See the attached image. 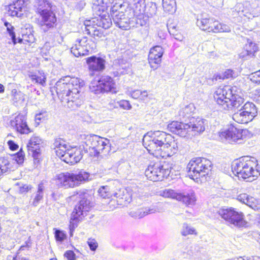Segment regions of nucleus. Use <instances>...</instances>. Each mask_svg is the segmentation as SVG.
Segmentation results:
<instances>
[{"label": "nucleus", "mask_w": 260, "mask_h": 260, "mask_svg": "<svg viewBox=\"0 0 260 260\" xmlns=\"http://www.w3.org/2000/svg\"><path fill=\"white\" fill-rule=\"evenodd\" d=\"M84 85L83 80L66 76L59 80L55 87L57 94L62 102L66 103L68 108L75 110L83 103Z\"/></svg>", "instance_id": "1"}, {"label": "nucleus", "mask_w": 260, "mask_h": 260, "mask_svg": "<svg viewBox=\"0 0 260 260\" xmlns=\"http://www.w3.org/2000/svg\"><path fill=\"white\" fill-rule=\"evenodd\" d=\"M127 10V3L123 0H113L110 13L114 24L124 30L140 26L133 15H129Z\"/></svg>", "instance_id": "2"}, {"label": "nucleus", "mask_w": 260, "mask_h": 260, "mask_svg": "<svg viewBox=\"0 0 260 260\" xmlns=\"http://www.w3.org/2000/svg\"><path fill=\"white\" fill-rule=\"evenodd\" d=\"M257 166V160L254 158L244 156L234 160L232 165V169L239 177L247 179V181H252L260 175L259 171L254 169Z\"/></svg>", "instance_id": "3"}, {"label": "nucleus", "mask_w": 260, "mask_h": 260, "mask_svg": "<svg viewBox=\"0 0 260 260\" xmlns=\"http://www.w3.org/2000/svg\"><path fill=\"white\" fill-rule=\"evenodd\" d=\"M72 200L78 198L80 199L78 204L75 206L74 211L72 213L71 218L70 229L71 235H72V231L77 225H74V221L80 220L86 215L91 207L93 206V203L91 202L92 197L83 190H79L75 191L73 195L71 196Z\"/></svg>", "instance_id": "4"}, {"label": "nucleus", "mask_w": 260, "mask_h": 260, "mask_svg": "<svg viewBox=\"0 0 260 260\" xmlns=\"http://www.w3.org/2000/svg\"><path fill=\"white\" fill-rule=\"evenodd\" d=\"M112 5L113 0H92V10L96 16L91 19V22L105 29L110 27L112 21L106 11Z\"/></svg>", "instance_id": "5"}, {"label": "nucleus", "mask_w": 260, "mask_h": 260, "mask_svg": "<svg viewBox=\"0 0 260 260\" xmlns=\"http://www.w3.org/2000/svg\"><path fill=\"white\" fill-rule=\"evenodd\" d=\"M35 6L37 12L41 17L40 26L41 29L47 32L56 25V18L52 11L53 5L47 0H36Z\"/></svg>", "instance_id": "6"}, {"label": "nucleus", "mask_w": 260, "mask_h": 260, "mask_svg": "<svg viewBox=\"0 0 260 260\" xmlns=\"http://www.w3.org/2000/svg\"><path fill=\"white\" fill-rule=\"evenodd\" d=\"M53 146L56 155L64 162L74 165L79 162L82 157L81 151L76 148H71L61 139L55 140Z\"/></svg>", "instance_id": "7"}, {"label": "nucleus", "mask_w": 260, "mask_h": 260, "mask_svg": "<svg viewBox=\"0 0 260 260\" xmlns=\"http://www.w3.org/2000/svg\"><path fill=\"white\" fill-rule=\"evenodd\" d=\"M212 163L205 158L192 159L187 166L188 176L194 181L202 182V178L207 175L211 170Z\"/></svg>", "instance_id": "8"}, {"label": "nucleus", "mask_w": 260, "mask_h": 260, "mask_svg": "<svg viewBox=\"0 0 260 260\" xmlns=\"http://www.w3.org/2000/svg\"><path fill=\"white\" fill-rule=\"evenodd\" d=\"M90 174L83 170L78 173L66 172L56 175V183L60 187L65 188L79 186L90 179Z\"/></svg>", "instance_id": "9"}, {"label": "nucleus", "mask_w": 260, "mask_h": 260, "mask_svg": "<svg viewBox=\"0 0 260 260\" xmlns=\"http://www.w3.org/2000/svg\"><path fill=\"white\" fill-rule=\"evenodd\" d=\"M85 144L89 149L93 151L94 156H106L111 150V144L109 140L96 135L90 136L87 138Z\"/></svg>", "instance_id": "10"}, {"label": "nucleus", "mask_w": 260, "mask_h": 260, "mask_svg": "<svg viewBox=\"0 0 260 260\" xmlns=\"http://www.w3.org/2000/svg\"><path fill=\"white\" fill-rule=\"evenodd\" d=\"M217 214L229 224L238 228L246 226L247 222L244 219V214L234 208L220 209L218 211Z\"/></svg>", "instance_id": "11"}, {"label": "nucleus", "mask_w": 260, "mask_h": 260, "mask_svg": "<svg viewBox=\"0 0 260 260\" xmlns=\"http://www.w3.org/2000/svg\"><path fill=\"white\" fill-rule=\"evenodd\" d=\"M172 168L168 164H161L160 162L149 165L145 171V176L150 180L161 181L164 178L169 177L171 173Z\"/></svg>", "instance_id": "12"}, {"label": "nucleus", "mask_w": 260, "mask_h": 260, "mask_svg": "<svg viewBox=\"0 0 260 260\" xmlns=\"http://www.w3.org/2000/svg\"><path fill=\"white\" fill-rule=\"evenodd\" d=\"M135 2L134 8L130 7L127 3V12L129 13V15H133L140 26L145 25L147 23L148 17L155 14L156 9L155 8H152V11L151 12H146V15H145V2Z\"/></svg>", "instance_id": "13"}, {"label": "nucleus", "mask_w": 260, "mask_h": 260, "mask_svg": "<svg viewBox=\"0 0 260 260\" xmlns=\"http://www.w3.org/2000/svg\"><path fill=\"white\" fill-rule=\"evenodd\" d=\"M197 25L202 30L208 32L217 33L231 31L230 27L227 25L221 23L212 18L204 17L203 15L197 19Z\"/></svg>", "instance_id": "14"}, {"label": "nucleus", "mask_w": 260, "mask_h": 260, "mask_svg": "<svg viewBox=\"0 0 260 260\" xmlns=\"http://www.w3.org/2000/svg\"><path fill=\"white\" fill-rule=\"evenodd\" d=\"M249 134L246 129H239L234 126H231L228 129L219 133V137L222 141L229 143H241Z\"/></svg>", "instance_id": "15"}, {"label": "nucleus", "mask_w": 260, "mask_h": 260, "mask_svg": "<svg viewBox=\"0 0 260 260\" xmlns=\"http://www.w3.org/2000/svg\"><path fill=\"white\" fill-rule=\"evenodd\" d=\"M143 145L150 154L161 157V154L163 153V148L150 132L144 136Z\"/></svg>", "instance_id": "16"}, {"label": "nucleus", "mask_w": 260, "mask_h": 260, "mask_svg": "<svg viewBox=\"0 0 260 260\" xmlns=\"http://www.w3.org/2000/svg\"><path fill=\"white\" fill-rule=\"evenodd\" d=\"M237 89L236 86H231L230 85L219 87L216 89L214 94V98L217 104L225 110V106L227 105L226 102L229 100L230 98L232 96V92Z\"/></svg>", "instance_id": "17"}, {"label": "nucleus", "mask_w": 260, "mask_h": 260, "mask_svg": "<svg viewBox=\"0 0 260 260\" xmlns=\"http://www.w3.org/2000/svg\"><path fill=\"white\" fill-rule=\"evenodd\" d=\"M89 42H91V41L86 37L77 39L71 48V52L76 57L88 54L90 48Z\"/></svg>", "instance_id": "18"}, {"label": "nucleus", "mask_w": 260, "mask_h": 260, "mask_svg": "<svg viewBox=\"0 0 260 260\" xmlns=\"http://www.w3.org/2000/svg\"><path fill=\"white\" fill-rule=\"evenodd\" d=\"M164 49L160 46H155L151 48L148 55L149 63L151 68L156 69L161 63Z\"/></svg>", "instance_id": "19"}, {"label": "nucleus", "mask_w": 260, "mask_h": 260, "mask_svg": "<svg viewBox=\"0 0 260 260\" xmlns=\"http://www.w3.org/2000/svg\"><path fill=\"white\" fill-rule=\"evenodd\" d=\"M86 60L91 76H93L95 72H101L105 69V60L101 57L92 56L86 58Z\"/></svg>", "instance_id": "20"}, {"label": "nucleus", "mask_w": 260, "mask_h": 260, "mask_svg": "<svg viewBox=\"0 0 260 260\" xmlns=\"http://www.w3.org/2000/svg\"><path fill=\"white\" fill-rule=\"evenodd\" d=\"M26 117L22 114H18L15 118L11 120V125L18 132L22 134H27L31 131L28 127Z\"/></svg>", "instance_id": "21"}, {"label": "nucleus", "mask_w": 260, "mask_h": 260, "mask_svg": "<svg viewBox=\"0 0 260 260\" xmlns=\"http://www.w3.org/2000/svg\"><path fill=\"white\" fill-rule=\"evenodd\" d=\"M168 128L172 133L182 137H186L189 133V126L187 123L174 121L168 125Z\"/></svg>", "instance_id": "22"}, {"label": "nucleus", "mask_w": 260, "mask_h": 260, "mask_svg": "<svg viewBox=\"0 0 260 260\" xmlns=\"http://www.w3.org/2000/svg\"><path fill=\"white\" fill-rule=\"evenodd\" d=\"M113 68L115 70L113 72L114 76H119L128 73L130 69V64L126 59L123 58H119L114 61Z\"/></svg>", "instance_id": "23"}, {"label": "nucleus", "mask_w": 260, "mask_h": 260, "mask_svg": "<svg viewBox=\"0 0 260 260\" xmlns=\"http://www.w3.org/2000/svg\"><path fill=\"white\" fill-rule=\"evenodd\" d=\"M206 120L201 118L191 117L187 124L189 126V132H193L194 135L200 134L205 129Z\"/></svg>", "instance_id": "24"}, {"label": "nucleus", "mask_w": 260, "mask_h": 260, "mask_svg": "<svg viewBox=\"0 0 260 260\" xmlns=\"http://www.w3.org/2000/svg\"><path fill=\"white\" fill-rule=\"evenodd\" d=\"M28 1V0H15L14 4L10 6L9 12L11 15L21 17L23 12L25 11V6Z\"/></svg>", "instance_id": "25"}, {"label": "nucleus", "mask_w": 260, "mask_h": 260, "mask_svg": "<svg viewBox=\"0 0 260 260\" xmlns=\"http://www.w3.org/2000/svg\"><path fill=\"white\" fill-rule=\"evenodd\" d=\"M99 83H101L102 87L105 92H110L116 93L117 92L116 85L113 79L110 76H102L99 79Z\"/></svg>", "instance_id": "26"}, {"label": "nucleus", "mask_w": 260, "mask_h": 260, "mask_svg": "<svg viewBox=\"0 0 260 260\" xmlns=\"http://www.w3.org/2000/svg\"><path fill=\"white\" fill-rule=\"evenodd\" d=\"M42 140L38 136L34 135L30 139L27 147L29 151L32 152V155L35 159L37 160L40 154V145Z\"/></svg>", "instance_id": "27"}, {"label": "nucleus", "mask_w": 260, "mask_h": 260, "mask_svg": "<svg viewBox=\"0 0 260 260\" xmlns=\"http://www.w3.org/2000/svg\"><path fill=\"white\" fill-rule=\"evenodd\" d=\"M85 31L87 34L101 38L104 37L103 28L98 27L95 23L91 22V20H85L84 22Z\"/></svg>", "instance_id": "28"}, {"label": "nucleus", "mask_w": 260, "mask_h": 260, "mask_svg": "<svg viewBox=\"0 0 260 260\" xmlns=\"http://www.w3.org/2000/svg\"><path fill=\"white\" fill-rule=\"evenodd\" d=\"M182 148V145L180 142L174 140H169L167 145V148L163 149V153L161 154L162 157H170L177 151Z\"/></svg>", "instance_id": "29"}, {"label": "nucleus", "mask_w": 260, "mask_h": 260, "mask_svg": "<svg viewBox=\"0 0 260 260\" xmlns=\"http://www.w3.org/2000/svg\"><path fill=\"white\" fill-rule=\"evenodd\" d=\"M114 197L117 199L118 204L125 205L129 203L133 198V196L130 194L126 189H120L117 192L114 193Z\"/></svg>", "instance_id": "30"}, {"label": "nucleus", "mask_w": 260, "mask_h": 260, "mask_svg": "<svg viewBox=\"0 0 260 260\" xmlns=\"http://www.w3.org/2000/svg\"><path fill=\"white\" fill-rule=\"evenodd\" d=\"M155 138L157 140L159 143L162 147L163 149L167 148L169 140H172V137L170 135L162 131L150 132Z\"/></svg>", "instance_id": "31"}, {"label": "nucleus", "mask_w": 260, "mask_h": 260, "mask_svg": "<svg viewBox=\"0 0 260 260\" xmlns=\"http://www.w3.org/2000/svg\"><path fill=\"white\" fill-rule=\"evenodd\" d=\"M232 96L226 102L228 104L225 106V110H229L233 107L238 108L244 102L243 99L238 94L237 89L232 92Z\"/></svg>", "instance_id": "32"}, {"label": "nucleus", "mask_w": 260, "mask_h": 260, "mask_svg": "<svg viewBox=\"0 0 260 260\" xmlns=\"http://www.w3.org/2000/svg\"><path fill=\"white\" fill-rule=\"evenodd\" d=\"M158 211L156 207L145 208L137 210V211H132L129 212V215L135 218H141L149 214L154 213Z\"/></svg>", "instance_id": "33"}, {"label": "nucleus", "mask_w": 260, "mask_h": 260, "mask_svg": "<svg viewBox=\"0 0 260 260\" xmlns=\"http://www.w3.org/2000/svg\"><path fill=\"white\" fill-rule=\"evenodd\" d=\"M177 201H181L187 206L193 205L195 204L196 199L194 193L184 194L179 192Z\"/></svg>", "instance_id": "34"}, {"label": "nucleus", "mask_w": 260, "mask_h": 260, "mask_svg": "<svg viewBox=\"0 0 260 260\" xmlns=\"http://www.w3.org/2000/svg\"><path fill=\"white\" fill-rule=\"evenodd\" d=\"M233 119L239 123H247L252 120L251 117H249L241 109L235 112L232 116Z\"/></svg>", "instance_id": "35"}, {"label": "nucleus", "mask_w": 260, "mask_h": 260, "mask_svg": "<svg viewBox=\"0 0 260 260\" xmlns=\"http://www.w3.org/2000/svg\"><path fill=\"white\" fill-rule=\"evenodd\" d=\"M241 110L249 117H251L252 119L257 114V109L255 105L251 102L246 103L241 108Z\"/></svg>", "instance_id": "36"}, {"label": "nucleus", "mask_w": 260, "mask_h": 260, "mask_svg": "<svg viewBox=\"0 0 260 260\" xmlns=\"http://www.w3.org/2000/svg\"><path fill=\"white\" fill-rule=\"evenodd\" d=\"M45 187L43 183H40L38 186L37 192L35 193L33 201L32 202V205L36 207L38 205L41 201L43 199L44 190Z\"/></svg>", "instance_id": "37"}, {"label": "nucleus", "mask_w": 260, "mask_h": 260, "mask_svg": "<svg viewBox=\"0 0 260 260\" xmlns=\"http://www.w3.org/2000/svg\"><path fill=\"white\" fill-rule=\"evenodd\" d=\"M12 170L10 162L4 157H0V176L9 173Z\"/></svg>", "instance_id": "38"}, {"label": "nucleus", "mask_w": 260, "mask_h": 260, "mask_svg": "<svg viewBox=\"0 0 260 260\" xmlns=\"http://www.w3.org/2000/svg\"><path fill=\"white\" fill-rule=\"evenodd\" d=\"M162 5L164 11L167 12L173 13L176 11L175 0H162Z\"/></svg>", "instance_id": "39"}, {"label": "nucleus", "mask_w": 260, "mask_h": 260, "mask_svg": "<svg viewBox=\"0 0 260 260\" xmlns=\"http://www.w3.org/2000/svg\"><path fill=\"white\" fill-rule=\"evenodd\" d=\"M158 194L165 198H171L177 200L179 192L172 189H165L158 192Z\"/></svg>", "instance_id": "40"}, {"label": "nucleus", "mask_w": 260, "mask_h": 260, "mask_svg": "<svg viewBox=\"0 0 260 260\" xmlns=\"http://www.w3.org/2000/svg\"><path fill=\"white\" fill-rule=\"evenodd\" d=\"M234 72L232 70H226L222 74L215 75L213 77V80L217 81L219 79L223 80L224 79H229L233 77Z\"/></svg>", "instance_id": "41"}, {"label": "nucleus", "mask_w": 260, "mask_h": 260, "mask_svg": "<svg viewBox=\"0 0 260 260\" xmlns=\"http://www.w3.org/2000/svg\"><path fill=\"white\" fill-rule=\"evenodd\" d=\"M98 193L99 196L103 199H109L112 196L108 186H101L98 190Z\"/></svg>", "instance_id": "42"}, {"label": "nucleus", "mask_w": 260, "mask_h": 260, "mask_svg": "<svg viewBox=\"0 0 260 260\" xmlns=\"http://www.w3.org/2000/svg\"><path fill=\"white\" fill-rule=\"evenodd\" d=\"M245 48L246 49V54L250 55V56H253L255 52L257 51V46L255 43L252 42H248L245 45Z\"/></svg>", "instance_id": "43"}, {"label": "nucleus", "mask_w": 260, "mask_h": 260, "mask_svg": "<svg viewBox=\"0 0 260 260\" xmlns=\"http://www.w3.org/2000/svg\"><path fill=\"white\" fill-rule=\"evenodd\" d=\"M244 12L243 6L241 4H237L232 9V15L234 17L239 16L241 17H242L243 13Z\"/></svg>", "instance_id": "44"}, {"label": "nucleus", "mask_w": 260, "mask_h": 260, "mask_svg": "<svg viewBox=\"0 0 260 260\" xmlns=\"http://www.w3.org/2000/svg\"><path fill=\"white\" fill-rule=\"evenodd\" d=\"M193 106L192 104H189L186 106L184 108H182L179 112V116L181 118H185L188 115H190L192 112V109Z\"/></svg>", "instance_id": "45"}, {"label": "nucleus", "mask_w": 260, "mask_h": 260, "mask_svg": "<svg viewBox=\"0 0 260 260\" xmlns=\"http://www.w3.org/2000/svg\"><path fill=\"white\" fill-rule=\"evenodd\" d=\"M247 205L255 211H258L260 210V200L251 197Z\"/></svg>", "instance_id": "46"}, {"label": "nucleus", "mask_w": 260, "mask_h": 260, "mask_svg": "<svg viewBox=\"0 0 260 260\" xmlns=\"http://www.w3.org/2000/svg\"><path fill=\"white\" fill-rule=\"evenodd\" d=\"M31 80L32 82L39 83L42 86H44L46 83V77L44 75H32L30 76Z\"/></svg>", "instance_id": "47"}, {"label": "nucleus", "mask_w": 260, "mask_h": 260, "mask_svg": "<svg viewBox=\"0 0 260 260\" xmlns=\"http://www.w3.org/2000/svg\"><path fill=\"white\" fill-rule=\"evenodd\" d=\"M181 234L183 236H186L189 234H195L197 235L196 230L189 226L187 223H184L183 225Z\"/></svg>", "instance_id": "48"}, {"label": "nucleus", "mask_w": 260, "mask_h": 260, "mask_svg": "<svg viewBox=\"0 0 260 260\" xmlns=\"http://www.w3.org/2000/svg\"><path fill=\"white\" fill-rule=\"evenodd\" d=\"M101 85H101V83H99V80L97 84L91 83L89 86V88L90 91L95 94L105 92Z\"/></svg>", "instance_id": "49"}, {"label": "nucleus", "mask_w": 260, "mask_h": 260, "mask_svg": "<svg viewBox=\"0 0 260 260\" xmlns=\"http://www.w3.org/2000/svg\"><path fill=\"white\" fill-rule=\"evenodd\" d=\"M29 242L26 241L25 242V245H22L18 251H17L16 255L13 257L12 260H29L28 258L22 256L20 254V251L21 250H23L24 249V248L25 247H28L29 246L28 245V243Z\"/></svg>", "instance_id": "50"}, {"label": "nucleus", "mask_w": 260, "mask_h": 260, "mask_svg": "<svg viewBox=\"0 0 260 260\" xmlns=\"http://www.w3.org/2000/svg\"><path fill=\"white\" fill-rule=\"evenodd\" d=\"M5 25L7 27V31L12 40L13 43L14 44H16L17 43V41L15 32L13 31V27H12L11 25L8 22H5Z\"/></svg>", "instance_id": "51"}, {"label": "nucleus", "mask_w": 260, "mask_h": 260, "mask_svg": "<svg viewBox=\"0 0 260 260\" xmlns=\"http://www.w3.org/2000/svg\"><path fill=\"white\" fill-rule=\"evenodd\" d=\"M24 157V153L22 150H20L18 152L13 156L14 160L18 164H21L23 162Z\"/></svg>", "instance_id": "52"}, {"label": "nucleus", "mask_w": 260, "mask_h": 260, "mask_svg": "<svg viewBox=\"0 0 260 260\" xmlns=\"http://www.w3.org/2000/svg\"><path fill=\"white\" fill-rule=\"evenodd\" d=\"M55 237L57 241L62 242L67 238L66 234L59 230H56L55 232Z\"/></svg>", "instance_id": "53"}, {"label": "nucleus", "mask_w": 260, "mask_h": 260, "mask_svg": "<svg viewBox=\"0 0 260 260\" xmlns=\"http://www.w3.org/2000/svg\"><path fill=\"white\" fill-rule=\"evenodd\" d=\"M35 38L34 36L31 34L28 35H23L22 38H19L18 39V43H22L23 41L27 42L28 43H33L34 42Z\"/></svg>", "instance_id": "54"}, {"label": "nucleus", "mask_w": 260, "mask_h": 260, "mask_svg": "<svg viewBox=\"0 0 260 260\" xmlns=\"http://www.w3.org/2000/svg\"><path fill=\"white\" fill-rule=\"evenodd\" d=\"M47 117V113L46 111H42L39 113L36 114L35 121L36 122L39 124V122L41 120H44Z\"/></svg>", "instance_id": "55"}, {"label": "nucleus", "mask_w": 260, "mask_h": 260, "mask_svg": "<svg viewBox=\"0 0 260 260\" xmlns=\"http://www.w3.org/2000/svg\"><path fill=\"white\" fill-rule=\"evenodd\" d=\"M118 106L123 109L130 110L132 109V106L128 101L121 100L120 102H118Z\"/></svg>", "instance_id": "56"}, {"label": "nucleus", "mask_w": 260, "mask_h": 260, "mask_svg": "<svg viewBox=\"0 0 260 260\" xmlns=\"http://www.w3.org/2000/svg\"><path fill=\"white\" fill-rule=\"evenodd\" d=\"M250 197H251L246 193H241L238 196L237 200L240 202L247 205L249 202V199L250 198Z\"/></svg>", "instance_id": "57"}, {"label": "nucleus", "mask_w": 260, "mask_h": 260, "mask_svg": "<svg viewBox=\"0 0 260 260\" xmlns=\"http://www.w3.org/2000/svg\"><path fill=\"white\" fill-rule=\"evenodd\" d=\"M87 243L90 249L91 250L94 251L98 247V243L95 241V240L89 239Z\"/></svg>", "instance_id": "58"}, {"label": "nucleus", "mask_w": 260, "mask_h": 260, "mask_svg": "<svg viewBox=\"0 0 260 260\" xmlns=\"http://www.w3.org/2000/svg\"><path fill=\"white\" fill-rule=\"evenodd\" d=\"M64 256L67 258L68 260H75V254L72 250L67 251L64 254Z\"/></svg>", "instance_id": "59"}, {"label": "nucleus", "mask_w": 260, "mask_h": 260, "mask_svg": "<svg viewBox=\"0 0 260 260\" xmlns=\"http://www.w3.org/2000/svg\"><path fill=\"white\" fill-rule=\"evenodd\" d=\"M32 186L30 185L23 184L19 187V191L20 193H23L28 191L31 190Z\"/></svg>", "instance_id": "60"}, {"label": "nucleus", "mask_w": 260, "mask_h": 260, "mask_svg": "<svg viewBox=\"0 0 260 260\" xmlns=\"http://www.w3.org/2000/svg\"><path fill=\"white\" fill-rule=\"evenodd\" d=\"M242 16H245L248 19H252L253 18L258 16V14L254 13L248 12L246 10H244V12L243 13Z\"/></svg>", "instance_id": "61"}, {"label": "nucleus", "mask_w": 260, "mask_h": 260, "mask_svg": "<svg viewBox=\"0 0 260 260\" xmlns=\"http://www.w3.org/2000/svg\"><path fill=\"white\" fill-rule=\"evenodd\" d=\"M131 96L135 99H140L141 95V91L140 90H135L130 92Z\"/></svg>", "instance_id": "62"}, {"label": "nucleus", "mask_w": 260, "mask_h": 260, "mask_svg": "<svg viewBox=\"0 0 260 260\" xmlns=\"http://www.w3.org/2000/svg\"><path fill=\"white\" fill-rule=\"evenodd\" d=\"M118 106V102H116L114 100H111L108 105V108L110 109L116 108Z\"/></svg>", "instance_id": "63"}, {"label": "nucleus", "mask_w": 260, "mask_h": 260, "mask_svg": "<svg viewBox=\"0 0 260 260\" xmlns=\"http://www.w3.org/2000/svg\"><path fill=\"white\" fill-rule=\"evenodd\" d=\"M8 144L9 146V148L12 150H15L18 148V146L17 144L15 143L13 141H9L8 142Z\"/></svg>", "instance_id": "64"}]
</instances>
